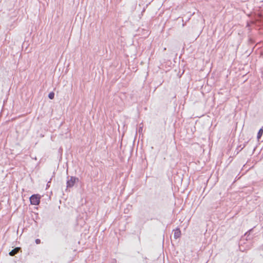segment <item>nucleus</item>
<instances>
[{
	"label": "nucleus",
	"mask_w": 263,
	"mask_h": 263,
	"mask_svg": "<svg viewBox=\"0 0 263 263\" xmlns=\"http://www.w3.org/2000/svg\"><path fill=\"white\" fill-rule=\"evenodd\" d=\"M35 242L36 244H39L41 242V240L39 239H36L35 240Z\"/></svg>",
	"instance_id": "7"
},
{
	"label": "nucleus",
	"mask_w": 263,
	"mask_h": 263,
	"mask_svg": "<svg viewBox=\"0 0 263 263\" xmlns=\"http://www.w3.org/2000/svg\"><path fill=\"white\" fill-rule=\"evenodd\" d=\"M250 231L249 232V233H250ZM248 232L246 233L245 234V235H247L248 234Z\"/></svg>",
	"instance_id": "9"
},
{
	"label": "nucleus",
	"mask_w": 263,
	"mask_h": 263,
	"mask_svg": "<svg viewBox=\"0 0 263 263\" xmlns=\"http://www.w3.org/2000/svg\"><path fill=\"white\" fill-rule=\"evenodd\" d=\"M48 97L50 99H53L54 97V93L53 92H51L48 95Z\"/></svg>",
	"instance_id": "6"
},
{
	"label": "nucleus",
	"mask_w": 263,
	"mask_h": 263,
	"mask_svg": "<svg viewBox=\"0 0 263 263\" xmlns=\"http://www.w3.org/2000/svg\"><path fill=\"white\" fill-rule=\"evenodd\" d=\"M79 180L78 178L75 177H71L69 180L67 181V187H72L76 181Z\"/></svg>",
	"instance_id": "2"
},
{
	"label": "nucleus",
	"mask_w": 263,
	"mask_h": 263,
	"mask_svg": "<svg viewBox=\"0 0 263 263\" xmlns=\"http://www.w3.org/2000/svg\"><path fill=\"white\" fill-rule=\"evenodd\" d=\"M40 197L38 195H33L30 198V201L31 204L38 205L40 202Z\"/></svg>",
	"instance_id": "1"
},
{
	"label": "nucleus",
	"mask_w": 263,
	"mask_h": 263,
	"mask_svg": "<svg viewBox=\"0 0 263 263\" xmlns=\"http://www.w3.org/2000/svg\"><path fill=\"white\" fill-rule=\"evenodd\" d=\"M262 134H263V127L260 128L258 132L257 136L258 139H259L261 138V137L262 135Z\"/></svg>",
	"instance_id": "5"
},
{
	"label": "nucleus",
	"mask_w": 263,
	"mask_h": 263,
	"mask_svg": "<svg viewBox=\"0 0 263 263\" xmlns=\"http://www.w3.org/2000/svg\"><path fill=\"white\" fill-rule=\"evenodd\" d=\"M141 263H147L146 259H143Z\"/></svg>",
	"instance_id": "8"
},
{
	"label": "nucleus",
	"mask_w": 263,
	"mask_h": 263,
	"mask_svg": "<svg viewBox=\"0 0 263 263\" xmlns=\"http://www.w3.org/2000/svg\"><path fill=\"white\" fill-rule=\"evenodd\" d=\"M181 235V232L179 229H176L174 231V237L175 239H177L180 237Z\"/></svg>",
	"instance_id": "4"
},
{
	"label": "nucleus",
	"mask_w": 263,
	"mask_h": 263,
	"mask_svg": "<svg viewBox=\"0 0 263 263\" xmlns=\"http://www.w3.org/2000/svg\"><path fill=\"white\" fill-rule=\"evenodd\" d=\"M20 250V248H18V247H17V248H15L14 249L12 250L11 251H10L9 252V255L10 256H14V255H15L16 254H17L19 250Z\"/></svg>",
	"instance_id": "3"
}]
</instances>
